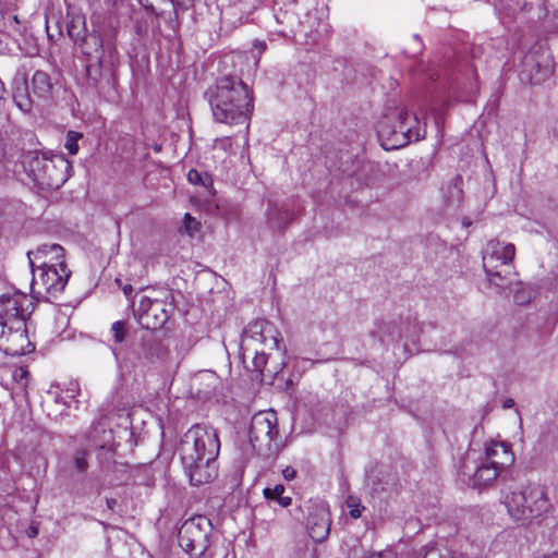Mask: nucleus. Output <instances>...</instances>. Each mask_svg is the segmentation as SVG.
Instances as JSON below:
<instances>
[{
  "label": "nucleus",
  "mask_w": 558,
  "mask_h": 558,
  "mask_svg": "<svg viewBox=\"0 0 558 558\" xmlns=\"http://www.w3.org/2000/svg\"><path fill=\"white\" fill-rule=\"evenodd\" d=\"M219 451V437L211 427L195 424L183 435L179 453L192 485L198 486L216 478Z\"/></svg>",
  "instance_id": "1"
},
{
  "label": "nucleus",
  "mask_w": 558,
  "mask_h": 558,
  "mask_svg": "<svg viewBox=\"0 0 558 558\" xmlns=\"http://www.w3.org/2000/svg\"><path fill=\"white\" fill-rule=\"evenodd\" d=\"M213 116L217 122L243 124L247 135L248 116L253 108L247 85L235 76L226 75L210 86L206 93Z\"/></svg>",
  "instance_id": "2"
},
{
  "label": "nucleus",
  "mask_w": 558,
  "mask_h": 558,
  "mask_svg": "<svg viewBox=\"0 0 558 558\" xmlns=\"http://www.w3.org/2000/svg\"><path fill=\"white\" fill-rule=\"evenodd\" d=\"M68 34L87 59L86 74L90 84L97 85L113 74L118 52L111 41L105 43L95 31L88 33L82 17L73 19L68 24Z\"/></svg>",
  "instance_id": "3"
},
{
  "label": "nucleus",
  "mask_w": 558,
  "mask_h": 558,
  "mask_svg": "<svg viewBox=\"0 0 558 558\" xmlns=\"http://www.w3.org/2000/svg\"><path fill=\"white\" fill-rule=\"evenodd\" d=\"M21 162L28 177L41 189H60L71 177L72 166L62 154L50 150L24 151Z\"/></svg>",
  "instance_id": "4"
},
{
  "label": "nucleus",
  "mask_w": 558,
  "mask_h": 558,
  "mask_svg": "<svg viewBox=\"0 0 558 558\" xmlns=\"http://www.w3.org/2000/svg\"><path fill=\"white\" fill-rule=\"evenodd\" d=\"M507 508L515 521L525 522L547 512L550 504L543 486L530 485L519 492H512L507 498Z\"/></svg>",
  "instance_id": "5"
},
{
  "label": "nucleus",
  "mask_w": 558,
  "mask_h": 558,
  "mask_svg": "<svg viewBox=\"0 0 558 558\" xmlns=\"http://www.w3.org/2000/svg\"><path fill=\"white\" fill-rule=\"evenodd\" d=\"M250 444L258 454L269 457L279 451V428L275 411L253 415L248 432Z\"/></svg>",
  "instance_id": "6"
},
{
  "label": "nucleus",
  "mask_w": 558,
  "mask_h": 558,
  "mask_svg": "<svg viewBox=\"0 0 558 558\" xmlns=\"http://www.w3.org/2000/svg\"><path fill=\"white\" fill-rule=\"evenodd\" d=\"M515 255V247L511 243H501L498 240H492L487 243L484 256L483 268L486 272L488 281L500 289H506L510 286L511 279L509 276L511 271L498 270L499 266H509Z\"/></svg>",
  "instance_id": "7"
},
{
  "label": "nucleus",
  "mask_w": 558,
  "mask_h": 558,
  "mask_svg": "<svg viewBox=\"0 0 558 558\" xmlns=\"http://www.w3.org/2000/svg\"><path fill=\"white\" fill-rule=\"evenodd\" d=\"M213 525L204 515H195L183 522L178 532L181 548L193 557H202L209 546Z\"/></svg>",
  "instance_id": "8"
},
{
  "label": "nucleus",
  "mask_w": 558,
  "mask_h": 558,
  "mask_svg": "<svg viewBox=\"0 0 558 558\" xmlns=\"http://www.w3.org/2000/svg\"><path fill=\"white\" fill-rule=\"evenodd\" d=\"M174 311L172 301L143 296L135 312L138 324L147 330H159L166 326Z\"/></svg>",
  "instance_id": "9"
},
{
  "label": "nucleus",
  "mask_w": 558,
  "mask_h": 558,
  "mask_svg": "<svg viewBox=\"0 0 558 558\" xmlns=\"http://www.w3.org/2000/svg\"><path fill=\"white\" fill-rule=\"evenodd\" d=\"M32 271V288H43L47 294L53 298L64 290L71 275L65 263L63 266H54L52 260H41V264L37 265L38 275L35 268Z\"/></svg>",
  "instance_id": "10"
},
{
  "label": "nucleus",
  "mask_w": 558,
  "mask_h": 558,
  "mask_svg": "<svg viewBox=\"0 0 558 558\" xmlns=\"http://www.w3.org/2000/svg\"><path fill=\"white\" fill-rule=\"evenodd\" d=\"M280 339L272 326L264 320L257 319L247 325L241 340L243 355L251 349H279Z\"/></svg>",
  "instance_id": "11"
},
{
  "label": "nucleus",
  "mask_w": 558,
  "mask_h": 558,
  "mask_svg": "<svg viewBox=\"0 0 558 558\" xmlns=\"http://www.w3.org/2000/svg\"><path fill=\"white\" fill-rule=\"evenodd\" d=\"M31 347L24 320H13V325L0 327V349L5 354L21 356L31 352Z\"/></svg>",
  "instance_id": "12"
},
{
  "label": "nucleus",
  "mask_w": 558,
  "mask_h": 558,
  "mask_svg": "<svg viewBox=\"0 0 558 558\" xmlns=\"http://www.w3.org/2000/svg\"><path fill=\"white\" fill-rule=\"evenodd\" d=\"M33 302L27 294L20 291L0 296V327L13 325V320H26Z\"/></svg>",
  "instance_id": "13"
},
{
  "label": "nucleus",
  "mask_w": 558,
  "mask_h": 558,
  "mask_svg": "<svg viewBox=\"0 0 558 558\" xmlns=\"http://www.w3.org/2000/svg\"><path fill=\"white\" fill-rule=\"evenodd\" d=\"M330 524V514L324 504L315 502L308 507L306 527L314 542L320 543L327 538Z\"/></svg>",
  "instance_id": "14"
},
{
  "label": "nucleus",
  "mask_w": 558,
  "mask_h": 558,
  "mask_svg": "<svg viewBox=\"0 0 558 558\" xmlns=\"http://www.w3.org/2000/svg\"><path fill=\"white\" fill-rule=\"evenodd\" d=\"M524 65L529 68L531 80L533 83L538 84L548 78L554 72V62L551 58L542 53H529L524 59Z\"/></svg>",
  "instance_id": "15"
},
{
  "label": "nucleus",
  "mask_w": 558,
  "mask_h": 558,
  "mask_svg": "<svg viewBox=\"0 0 558 558\" xmlns=\"http://www.w3.org/2000/svg\"><path fill=\"white\" fill-rule=\"evenodd\" d=\"M31 268L34 269L41 260H52L54 266H63L64 250L59 244H43L39 245L34 252H28Z\"/></svg>",
  "instance_id": "16"
},
{
  "label": "nucleus",
  "mask_w": 558,
  "mask_h": 558,
  "mask_svg": "<svg viewBox=\"0 0 558 558\" xmlns=\"http://www.w3.org/2000/svg\"><path fill=\"white\" fill-rule=\"evenodd\" d=\"M219 384V377L215 372L203 371L194 377L191 388L196 398L207 400L215 396Z\"/></svg>",
  "instance_id": "17"
},
{
  "label": "nucleus",
  "mask_w": 558,
  "mask_h": 558,
  "mask_svg": "<svg viewBox=\"0 0 558 558\" xmlns=\"http://www.w3.org/2000/svg\"><path fill=\"white\" fill-rule=\"evenodd\" d=\"M514 458L510 447L505 442L490 441L485 448L483 461L502 470L513 462Z\"/></svg>",
  "instance_id": "18"
},
{
  "label": "nucleus",
  "mask_w": 558,
  "mask_h": 558,
  "mask_svg": "<svg viewBox=\"0 0 558 558\" xmlns=\"http://www.w3.org/2000/svg\"><path fill=\"white\" fill-rule=\"evenodd\" d=\"M159 344L153 339L142 338L141 342L133 348L132 354L134 357H123V364H131L135 366L137 363L154 362L159 356Z\"/></svg>",
  "instance_id": "19"
},
{
  "label": "nucleus",
  "mask_w": 558,
  "mask_h": 558,
  "mask_svg": "<svg viewBox=\"0 0 558 558\" xmlns=\"http://www.w3.org/2000/svg\"><path fill=\"white\" fill-rule=\"evenodd\" d=\"M294 211L284 205L269 203L267 209V225L274 231H283L294 219Z\"/></svg>",
  "instance_id": "20"
},
{
  "label": "nucleus",
  "mask_w": 558,
  "mask_h": 558,
  "mask_svg": "<svg viewBox=\"0 0 558 558\" xmlns=\"http://www.w3.org/2000/svg\"><path fill=\"white\" fill-rule=\"evenodd\" d=\"M371 336L377 338L381 344L402 340L401 327L395 322H377Z\"/></svg>",
  "instance_id": "21"
},
{
  "label": "nucleus",
  "mask_w": 558,
  "mask_h": 558,
  "mask_svg": "<svg viewBox=\"0 0 558 558\" xmlns=\"http://www.w3.org/2000/svg\"><path fill=\"white\" fill-rule=\"evenodd\" d=\"M462 177L456 175L446 187L442 189L444 205L447 209H458L463 201Z\"/></svg>",
  "instance_id": "22"
},
{
  "label": "nucleus",
  "mask_w": 558,
  "mask_h": 558,
  "mask_svg": "<svg viewBox=\"0 0 558 558\" xmlns=\"http://www.w3.org/2000/svg\"><path fill=\"white\" fill-rule=\"evenodd\" d=\"M500 471L497 466L482 461L472 475L473 486L481 488L490 485L498 477Z\"/></svg>",
  "instance_id": "23"
},
{
  "label": "nucleus",
  "mask_w": 558,
  "mask_h": 558,
  "mask_svg": "<svg viewBox=\"0 0 558 558\" xmlns=\"http://www.w3.org/2000/svg\"><path fill=\"white\" fill-rule=\"evenodd\" d=\"M110 332L113 339V345L111 347L112 354L116 361L122 365L123 357L121 356V350L118 345L122 344L129 336L128 323L124 320H117L111 325Z\"/></svg>",
  "instance_id": "24"
},
{
  "label": "nucleus",
  "mask_w": 558,
  "mask_h": 558,
  "mask_svg": "<svg viewBox=\"0 0 558 558\" xmlns=\"http://www.w3.org/2000/svg\"><path fill=\"white\" fill-rule=\"evenodd\" d=\"M33 92L41 98H47L52 90V82L48 73L36 71L32 77Z\"/></svg>",
  "instance_id": "25"
},
{
  "label": "nucleus",
  "mask_w": 558,
  "mask_h": 558,
  "mask_svg": "<svg viewBox=\"0 0 558 558\" xmlns=\"http://www.w3.org/2000/svg\"><path fill=\"white\" fill-rule=\"evenodd\" d=\"M114 453H116V449H114V445L113 444H111V445H101L98 448L97 458H98V461H99L102 470H105V471L111 470V466L116 462L114 461Z\"/></svg>",
  "instance_id": "26"
},
{
  "label": "nucleus",
  "mask_w": 558,
  "mask_h": 558,
  "mask_svg": "<svg viewBox=\"0 0 558 558\" xmlns=\"http://www.w3.org/2000/svg\"><path fill=\"white\" fill-rule=\"evenodd\" d=\"M402 339L415 342L422 331V327L416 320H407L400 324Z\"/></svg>",
  "instance_id": "27"
},
{
  "label": "nucleus",
  "mask_w": 558,
  "mask_h": 558,
  "mask_svg": "<svg viewBox=\"0 0 558 558\" xmlns=\"http://www.w3.org/2000/svg\"><path fill=\"white\" fill-rule=\"evenodd\" d=\"M187 181L191 184L203 185L205 187H213V178L208 173L198 172L195 169H191L187 172Z\"/></svg>",
  "instance_id": "28"
},
{
  "label": "nucleus",
  "mask_w": 558,
  "mask_h": 558,
  "mask_svg": "<svg viewBox=\"0 0 558 558\" xmlns=\"http://www.w3.org/2000/svg\"><path fill=\"white\" fill-rule=\"evenodd\" d=\"M251 352L254 353L252 364H253V371L263 373L266 365H267V354L265 352V349H251Z\"/></svg>",
  "instance_id": "29"
},
{
  "label": "nucleus",
  "mask_w": 558,
  "mask_h": 558,
  "mask_svg": "<svg viewBox=\"0 0 558 558\" xmlns=\"http://www.w3.org/2000/svg\"><path fill=\"white\" fill-rule=\"evenodd\" d=\"M201 222L197 221L191 214L186 213L183 218V231L193 238L201 230Z\"/></svg>",
  "instance_id": "30"
},
{
  "label": "nucleus",
  "mask_w": 558,
  "mask_h": 558,
  "mask_svg": "<svg viewBox=\"0 0 558 558\" xmlns=\"http://www.w3.org/2000/svg\"><path fill=\"white\" fill-rule=\"evenodd\" d=\"M16 106L25 113H29L33 108V100L26 92H17L14 94Z\"/></svg>",
  "instance_id": "31"
},
{
  "label": "nucleus",
  "mask_w": 558,
  "mask_h": 558,
  "mask_svg": "<svg viewBox=\"0 0 558 558\" xmlns=\"http://www.w3.org/2000/svg\"><path fill=\"white\" fill-rule=\"evenodd\" d=\"M347 506L350 509V517L353 519L360 518L362 515V510L365 509L363 506H361L360 499L352 496L347 499Z\"/></svg>",
  "instance_id": "32"
},
{
  "label": "nucleus",
  "mask_w": 558,
  "mask_h": 558,
  "mask_svg": "<svg viewBox=\"0 0 558 558\" xmlns=\"http://www.w3.org/2000/svg\"><path fill=\"white\" fill-rule=\"evenodd\" d=\"M74 466L75 469L84 473L88 469L87 453L85 450H78L74 456Z\"/></svg>",
  "instance_id": "33"
},
{
  "label": "nucleus",
  "mask_w": 558,
  "mask_h": 558,
  "mask_svg": "<svg viewBox=\"0 0 558 558\" xmlns=\"http://www.w3.org/2000/svg\"><path fill=\"white\" fill-rule=\"evenodd\" d=\"M284 493V486L281 484H277L275 487H266L264 489V496L269 500H277Z\"/></svg>",
  "instance_id": "34"
},
{
  "label": "nucleus",
  "mask_w": 558,
  "mask_h": 558,
  "mask_svg": "<svg viewBox=\"0 0 558 558\" xmlns=\"http://www.w3.org/2000/svg\"><path fill=\"white\" fill-rule=\"evenodd\" d=\"M418 558H441V555L438 548L429 546L420 549Z\"/></svg>",
  "instance_id": "35"
},
{
  "label": "nucleus",
  "mask_w": 558,
  "mask_h": 558,
  "mask_svg": "<svg viewBox=\"0 0 558 558\" xmlns=\"http://www.w3.org/2000/svg\"><path fill=\"white\" fill-rule=\"evenodd\" d=\"M363 558H397V557H396L395 553H392L391 550H386V551H379V553H372V554L366 555Z\"/></svg>",
  "instance_id": "36"
},
{
  "label": "nucleus",
  "mask_w": 558,
  "mask_h": 558,
  "mask_svg": "<svg viewBox=\"0 0 558 558\" xmlns=\"http://www.w3.org/2000/svg\"><path fill=\"white\" fill-rule=\"evenodd\" d=\"M391 142H380V147L384 149V150H395V149H400L402 147H404L407 144H409L410 142H403L402 144L400 145H390Z\"/></svg>",
  "instance_id": "37"
},
{
  "label": "nucleus",
  "mask_w": 558,
  "mask_h": 558,
  "mask_svg": "<svg viewBox=\"0 0 558 558\" xmlns=\"http://www.w3.org/2000/svg\"><path fill=\"white\" fill-rule=\"evenodd\" d=\"M328 32V25L324 24L323 29H317L314 36H311V44L318 41Z\"/></svg>",
  "instance_id": "38"
},
{
  "label": "nucleus",
  "mask_w": 558,
  "mask_h": 558,
  "mask_svg": "<svg viewBox=\"0 0 558 558\" xmlns=\"http://www.w3.org/2000/svg\"><path fill=\"white\" fill-rule=\"evenodd\" d=\"M296 475V471L292 466L282 470V476L286 481H292Z\"/></svg>",
  "instance_id": "39"
},
{
  "label": "nucleus",
  "mask_w": 558,
  "mask_h": 558,
  "mask_svg": "<svg viewBox=\"0 0 558 558\" xmlns=\"http://www.w3.org/2000/svg\"><path fill=\"white\" fill-rule=\"evenodd\" d=\"M432 114H433V118H434V121L435 123L438 125L439 122H440V119L442 117V112H444V108H439V107H433L432 110H430Z\"/></svg>",
  "instance_id": "40"
},
{
  "label": "nucleus",
  "mask_w": 558,
  "mask_h": 558,
  "mask_svg": "<svg viewBox=\"0 0 558 558\" xmlns=\"http://www.w3.org/2000/svg\"><path fill=\"white\" fill-rule=\"evenodd\" d=\"M65 147L70 155H75L78 151V142H66Z\"/></svg>",
  "instance_id": "41"
},
{
  "label": "nucleus",
  "mask_w": 558,
  "mask_h": 558,
  "mask_svg": "<svg viewBox=\"0 0 558 558\" xmlns=\"http://www.w3.org/2000/svg\"><path fill=\"white\" fill-rule=\"evenodd\" d=\"M282 508H287L291 505L292 502V499L291 497H288V496H280L277 500H276Z\"/></svg>",
  "instance_id": "42"
},
{
  "label": "nucleus",
  "mask_w": 558,
  "mask_h": 558,
  "mask_svg": "<svg viewBox=\"0 0 558 558\" xmlns=\"http://www.w3.org/2000/svg\"><path fill=\"white\" fill-rule=\"evenodd\" d=\"M82 137H83L82 133H78V132H75V131H68L66 132V140H69V141L82 140Z\"/></svg>",
  "instance_id": "43"
},
{
  "label": "nucleus",
  "mask_w": 558,
  "mask_h": 558,
  "mask_svg": "<svg viewBox=\"0 0 558 558\" xmlns=\"http://www.w3.org/2000/svg\"><path fill=\"white\" fill-rule=\"evenodd\" d=\"M121 289L128 298L133 293V287L130 283L121 286Z\"/></svg>",
  "instance_id": "44"
},
{
  "label": "nucleus",
  "mask_w": 558,
  "mask_h": 558,
  "mask_svg": "<svg viewBox=\"0 0 558 558\" xmlns=\"http://www.w3.org/2000/svg\"><path fill=\"white\" fill-rule=\"evenodd\" d=\"M513 405H514V401H513V399H510V398H509V399H506V400L504 401V404H502V407H504L505 409H510V408H512Z\"/></svg>",
  "instance_id": "45"
},
{
  "label": "nucleus",
  "mask_w": 558,
  "mask_h": 558,
  "mask_svg": "<svg viewBox=\"0 0 558 558\" xmlns=\"http://www.w3.org/2000/svg\"><path fill=\"white\" fill-rule=\"evenodd\" d=\"M514 301L518 303V304H523L525 303L526 301L522 298V295H520L519 293H515L514 294Z\"/></svg>",
  "instance_id": "46"
},
{
  "label": "nucleus",
  "mask_w": 558,
  "mask_h": 558,
  "mask_svg": "<svg viewBox=\"0 0 558 558\" xmlns=\"http://www.w3.org/2000/svg\"><path fill=\"white\" fill-rule=\"evenodd\" d=\"M255 47L259 48L260 51H264L266 49V44L263 41H255Z\"/></svg>",
  "instance_id": "47"
},
{
  "label": "nucleus",
  "mask_w": 558,
  "mask_h": 558,
  "mask_svg": "<svg viewBox=\"0 0 558 558\" xmlns=\"http://www.w3.org/2000/svg\"><path fill=\"white\" fill-rule=\"evenodd\" d=\"M153 149L156 153H159L162 149V145L160 143H158V142H155L154 145H153Z\"/></svg>",
  "instance_id": "48"
},
{
  "label": "nucleus",
  "mask_w": 558,
  "mask_h": 558,
  "mask_svg": "<svg viewBox=\"0 0 558 558\" xmlns=\"http://www.w3.org/2000/svg\"><path fill=\"white\" fill-rule=\"evenodd\" d=\"M116 502H117V501H116L114 499H107V505H108V507H109L110 509H112V508H113V505H116Z\"/></svg>",
  "instance_id": "49"
},
{
  "label": "nucleus",
  "mask_w": 558,
  "mask_h": 558,
  "mask_svg": "<svg viewBox=\"0 0 558 558\" xmlns=\"http://www.w3.org/2000/svg\"><path fill=\"white\" fill-rule=\"evenodd\" d=\"M462 223H463L464 227H470L472 222L468 218H464L462 220Z\"/></svg>",
  "instance_id": "50"
},
{
  "label": "nucleus",
  "mask_w": 558,
  "mask_h": 558,
  "mask_svg": "<svg viewBox=\"0 0 558 558\" xmlns=\"http://www.w3.org/2000/svg\"><path fill=\"white\" fill-rule=\"evenodd\" d=\"M547 558H558V551L547 555Z\"/></svg>",
  "instance_id": "51"
},
{
  "label": "nucleus",
  "mask_w": 558,
  "mask_h": 558,
  "mask_svg": "<svg viewBox=\"0 0 558 558\" xmlns=\"http://www.w3.org/2000/svg\"><path fill=\"white\" fill-rule=\"evenodd\" d=\"M37 534V530L36 529H32L31 532H29V536L33 537Z\"/></svg>",
  "instance_id": "52"
},
{
  "label": "nucleus",
  "mask_w": 558,
  "mask_h": 558,
  "mask_svg": "<svg viewBox=\"0 0 558 558\" xmlns=\"http://www.w3.org/2000/svg\"><path fill=\"white\" fill-rule=\"evenodd\" d=\"M114 281L120 288L121 286H123L122 280L120 278H117Z\"/></svg>",
  "instance_id": "53"
},
{
  "label": "nucleus",
  "mask_w": 558,
  "mask_h": 558,
  "mask_svg": "<svg viewBox=\"0 0 558 558\" xmlns=\"http://www.w3.org/2000/svg\"><path fill=\"white\" fill-rule=\"evenodd\" d=\"M222 140H231V136H226Z\"/></svg>",
  "instance_id": "54"
}]
</instances>
